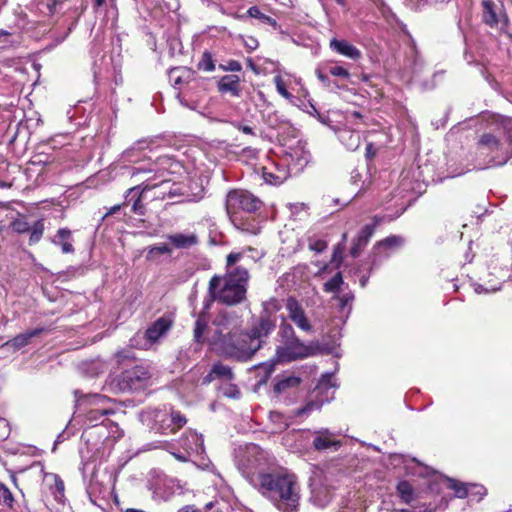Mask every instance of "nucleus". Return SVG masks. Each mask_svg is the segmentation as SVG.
<instances>
[{
  "label": "nucleus",
  "mask_w": 512,
  "mask_h": 512,
  "mask_svg": "<svg viewBox=\"0 0 512 512\" xmlns=\"http://www.w3.org/2000/svg\"><path fill=\"white\" fill-rule=\"evenodd\" d=\"M262 206V201L247 190H231L226 196L225 207L231 222L237 229L245 232H258L254 215Z\"/></svg>",
  "instance_id": "7ed1b4c3"
},
{
  "label": "nucleus",
  "mask_w": 512,
  "mask_h": 512,
  "mask_svg": "<svg viewBox=\"0 0 512 512\" xmlns=\"http://www.w3.org/2000/svg\"><path fill=\"white\" fill-rule=\"evenodd\" d=\"M336 298L339 301V304H338L339 309L341 311L348 309V313H350L351 308H352V303L354 301V294L351 291H349V292L342 294L341 296H337Z\"/></svg>",
  "instance_id": "a18cd8bd"
},
{
  "label": "nucleus",
  "mask_w": 512,
  "mask_h": 512,
  "mask_svg": "<svg viewBox=\"0 0 512 512\" xmlns=\"http://www.w3.org/2000/svg\"><path fill=\"white\" fill-rule=\"evenodd\" d=\"M222 393L225 397L238 399L240 398L241 392L238 387L234 384L226 385L222 388Z\"/></svg>",
  "instance_id": "3c124183"
},
{
  "label": "nucleus",
  "mask_w": 512,
  "mask_h": 512,
  "mask_svg": "<svg viewBox=\"0 0 512 512\" xmlns=\"http://www.w3.org/2000/svg\"><path fill=\"white\" fill-rule=\"evenodd\" d=\"M339 141L350 151H355L361 143V135L359 131L342 127L336 130Z\"/></svg>",
  "instance_id": "6ab92c4d"
},
{
  "label": "nucleus",
  "mask_w": 512,
  "mask_h": 512,
  "mask_svg": "<svg viewBox=\"0 0 512 512\" xmlns=\"http://www.w3.org/2000/svg\"><path fill=\"white\" fill-rule=\"evenodd\" d=\"M11 228L18 234H24L30 231V224L25 216H19L11 222Z\"/></svg>",
  "instance_id": "37998d69"
},
{
  "label": "nucleus",
  "mask_w": 512,
  "mask_h": 512,
  "mask_svg": "<svg viewBox=\"0 0 512 512\" xmlns=\"http://www.w3.org/2000/svg\"><path fill=\"white\" fill-rule=\"evenodd\" d=\"M211 344L218 355L238 362L251 360L259 351V342L252 340L248 332L238 330L227 333L216 331Z\"/></svg>",
  "instance_id": "20e7f679"
},
{
  "label": "nucleus",
  "mask_w": 512,
  "mask_h": 512,
  "mask_svg": "<svg viewBox=\"0 0 512 512\" xmlns=\"http://www.w3.org/2000/svg\"><path fill=\"white\" fill-rule=\"evenodd\" d=\"M168 241L177 249H188L198 244L195 233H174L167 235Z\"/></svg>",
  "instance_id": "412c9836"
},
{
  "label": "nucleus",
  "mask_w": 512,
  "mask_h": 512,
  "mask_svg": "<svg viewBox=\"0 0 512 512\" xmlns=\"http://www.w3.org/2000/svg\"><path fill=\"white\" fill-rule=\"evenodd\" d=\"M404 243L401 236L392 235L379 242H377L369 256L370 268L369 274L377 269L386 259L390 257V251L394 248L400 247Z\"/></svg>",
  "instance_id": "9d476101"
},
{
  "label": "nucleus",
  "mask_w": 512,
  "mask_h": 512,
  "mask_svg": "<svg viewBox=\"0 0 512 512\" xmlns=\"http://www.w3.org/2000/svg\"><path fill=\"white\" fill-rule=\"evenodd\" d=\"M469 497L479 502L485 495L486 489L482 485L470 484L469 485Z\"/></svg>",
  "instance_id": "8fccbe9b"
},
{
  "label": "nucleus",
  "mask_w": 512,
  "mask_h": 512,
  "mask_svg": "<svg viewBox=\"0 0 512 512\" xmlns=\"http://www.w3.org/2000/svg\"><path fill=\"white\" fill-rule=\"evenodd\" d=\"M219 68L223 71L239 72L241 71L242 66L237 60H229L225 65L220 64Z\"/></svg>",
  "instance_id": "864d4df0"
},
{
  "label": "nucleus",
  "mask_w": 512,
  "mask_h": 512,
  "mask_svg": "<svg viewBox=\"0 0 512 512\" xmlns=\"http://www.w3.org/2000/svg\"><path fill=\"white\" fill-rule=\"evenodd\" d=\"M146 141L140 140L127 148L121 155L124 162L139 163L142 160L141 152L145 149Z\"/></svg>",
  "instance_id": "bb28decb"
},
{
  "label": "nucleus",
  "mask_w": 512,
  "mask_h": 512,
  "mask_svg": "<svg viewBox=\"0 0 512 512\" xmlns=\"http://www.w3.org/2000/svg\"><path fill=\"white\" fill-rule=\"evenodd\" d=\"M442 74H443L442 72H435L433 74L432 80L430 82L424 81L422 83L423 89H425V90L433 89L436 86V82H435L436 78L442 77Z\"/></svg>",
  "instance_id": "680f3d73"
},
{
  "label": "nucleus",
  "mask_w": 512,
  "mask_h": 512,
  "mask_svg": "<svg viewBox=\"0 0 512 512\" xmlns=\"http://www.w3.org/2000/svg\"><path fill=\"white\" fill-rule=\"evenodd\" d=\"M261 170L264 181L271 185H280L290 176L286 163L271 161L268 165L263 166Z\"/></svg>",
  "instance_id": "9b49d317"
},
{
  "label": "nucleus",
  "mask_w": 512,
  "mask_h": 512,
  "mask_svg": "<svg viewBox=\"0 0 512 512\" xmlns=\"http://www.w3.org/2000/svg\"><path fill=\"white\" fill-rule=\"evenodd\" d=\"M151 377L149 368L138 364L110 378L105 387L114 394L134 393L147 389L151 384Z\"/></svg>",
  "instance_id": "0eeeda50"
},
{
  "label": "nucleus",
  "mask_w": 512,
  "mask_h": 512,
  "mask_svg": "<svg viewBox=\"0 0 512 512\" xmlns=\"http://www.w3.org/2000/svg\"><path fill=\"white\" fill-rule=\"evenodd\" d=\"M216 282H217V278L210 279L209 284H208L207 295L203 300L202 311L199 313V315L208 316V312L211 309L213 302L214 301L219 302L218 293L216 292Z\"/></svg>",
  "instance_id": "cd10ccee"
},
{
  "label": "nucleus",
  "mask_w": 512,
  "mask_h": 512,
  "mask_svg": "<svg viewBox=\"0 0 512 512\" xmlns=\"http://www.w3.org/2000/svg\"><path fill=\"white\" fill-rule=\"evenodd\" d=\"M330 388H336L334 376H333V374H330V373L323 374L319 380L317 389L318 390H327Z\"/></svg>",
  "instance_id": "49530a36"
},
{
  "label": "nucleus",
  "mask_w": 512,
  "mask_h": 512,
  "mask_svg": "<svg viewBox=\"0 0 512 512\" xmlns=\"http://www.w3.org/2000/svg\"><path fill=\"white\" fill-rule=\"evenodd\" d=\"M411 57H412V64H411L410 68H411L412 77L418 81V80H420L419 78L424 69V61L416 49H412Z\"/></svg>",
  "instance_id": "f704fd0d"
},
{
  "label": "nucleus",
  "mask_w": 512,
  "mask_h": 512,
  "mask_svg": "<svg viewBox=\"0 0 512 512\" xmlns=\"http://www.w3.org/2000/svg\"><path fill=\"white\" fill-rule=\"evenodd\" d=\"M171 253H172V249L167 244L160 243V244L149 247L148 253H147V259L152 260L159 255H164V254L170 255Z\"/></svg>",
  "instance_id": "a19ab883"
},
{
  "label": "nucleus",
  "mask_w": 512,
  "mask_h": 512,
  "mask_svg": "<svg viewBox=\"0 0 512 512\" xmlns=\"http://www.w3.org/2000/svg\"><path fill=\"white\" fill-rule=\"evenodd\" d=\"M55 488H56V491L57 493L60 495V497H63L64 496V482L62 481V479L58 476V475H55Z\"/></svg>",
  "instance_id": "e2e57ef3"
},
{
  "label": "nucleus",
  "mask_w": 512,
  "mask_h": 512,
  "mask_svg": "<svg viewBox=\"0 0 512 512\" xmlns=\"http://www.w3.org/2000/svg\"><path fill=\"white\" fill-rule=\"evenodd\" d=\"M134 354L129 350H121L115 354V359L118 364H122L126 360L134 359Z\"/></svg>",
  "instance_id": "5fc2aeb1"
},
{
  "label": "nucleus",
  "mask_w": 512,
  "mask_h": 512,
  "mask_svg": "<svg viewBox=\"0 0 512 512\" xmlns=\"http://www.w3.org/2000/svg\"><path fill=\"white\" fill-rule=\"evenodd\" d=\"M500 288L499 287H491V288H488V287H484L482 284H476L475 285V292L480 294V293H487V292H494V291H497L499 290Z\"/></svg>",
  "instance_id": "0e129e2a"
},
{
  "label": "nucleus",
  "mask_w": 512,
  "mask_h": 512,
  "mask_svg": "<svg viewBox=\"0 0 512 512\" xmlns=\"http://www.w3.org/2000/svg\"><path fill=\"white\" fill-rule=\"evenodd\" d=\"M397 493L401 500L406 504H410L414 499V489L408 481H400L397 484Z\"/></svg>",
  "instance_id": "7c9ffc66"
},
{
  "label": "nucleus",
  "mask_w": 512,
  "mask_h": 512,
  "mask_svg": "<svg viewBox=\"0 0 512 512\" xmlns=\"http://www.w3.org/2000/svg\"><path fill=\"white\" fill-rule=\"evenodd\" d=\"M43 331V328H35L32 330H28L8 340L2 345V347H12L14 350H19L28 345L32 338L40 335Z\"/></svg>",
  "instance_id": "4be33fe9"
},
{
  "label": "nucleus",
  "mask_w": 512,
  "mask_h": 512,
  "mask_svg": "<svg viewBox=\"0 0 512 512\" xmlns=\"http://www.w3.org/2000/svg\"><path fill=\"white\" fill-rule=\"evenodd\" d=\"M377 225L378 221L375 220L374 223L366 224L364 227H362L350 250V253L353 257L359 256L362 249L368 244L370 238L374 234Z\"/></svg>",
  "instance_id": "f3484780"
},
{
  "label": "nucleus",
  "mask_w": 512,
  "mask_h": 512,
  "mask_svg": "<svg viewBox=\"0 0 512 512\" xmlns=\"http://www.w3.org/2000/svg\"><path fill=\"white\" fill-rule=\"evenodd\" d=\"M130 174L131 178L137 177L139 174H153V176L146 178L142 183L129 188L124 196L123 205H131V212L133 214L143 216L146 212L142 202L143 194L167 180L164 178V171L158 168L156 162H149L145 166L133 167L130 170Z\"/></svg>",
  "instance_id": "39448f33"
},
{
  "label": "nucleus",
  "mask_w": 512,
  "mask_h": 512,
  "mask_svg": "<svg viewBox=\"0 0 512 512\" xmlns=\"http://www.w3.org/2000/svg\"><path fill=\"white\" fill-rule=\"evenodd\" d=\"M218 89L222 93H229L233 97H239L241 94L240 79L237 75H225L218 82Z\"/></svg>",
  "instance_id": "b1692460"
},
{
  "label": "nucleus",
  "mask_w": 512,
  "mask_h": 512,
  "mask_svg": "<svg viewBox=\"0 0 512 512\" xmlns=\"http://www.w3.org/2000/svg\"><path fill=\"white\" fill-rule=\"evenodd\" d=\"M233 126L244 134L252 135V136L255 135L253 128L250 127L249 125L242 123V122H234Z\"/></svg>",
  "instance_id": "13d9d810"
},
{
  "label": "nucleus",
  "mask_w": 512,
  "mask_h": 512,
  "mask_svg": "<svg viewBox=\"0 0 512 512\" xmlns=\"http://www.w3.org/2000/svg\"><path fill=\"white\" fill-rule=\"evenodd\" d=\"M216 379L231 381L234 379V373L231 367L222 364L221 362L215 363L209 373L203 378L204 384H209Z\"/></svg>",
  "instance_id": "aec40b11"
},
{
  "label": "nucleus",
  "mask_w": 512,
  "mask_h": 512,
  "mask_svg": "<svg viewBox=\"0 0 512 512\" xmlns=\"http://www.w3.org/2000/svg\"><path fill=\"white\" fill-rule=\"evenodd\" d=\"M109 413L110 412L107 409H99V408L91 409L90 412H89V419L97 420L98 416H104V415H107Z\"/></svg>",
  "instance_id": "052dcab7"
},
{
  "label": "nucleus",
  "mask_w": 512,
  "mask_h": 512,
  "mask_svg": "<svg viewBox=\"0 0 512 512\" xmlns=\"http://www.w3.org/2000/svg\"><path fill=\"white\" fill-rule=\"evenodd\" d=\"M208 328V316L198 315L194 327V340L197 343L204 341V334Z\"/></svg>",
  "instance_id": "473e14b6"
},
{
  "label": "nucleus",
  "mask_w": 512,
  "mask_h": 512,
  "mask_svg": "<svg viewBox=\"0 0 512 512\" xmlns=\"http://www.w3.org/2000/svg\"><path fill=\"white\" fill-rule=\"evenodd\" d=\"M199 70L205 72H212L215 70V63L212 54L209 51H204L200 61L197 64Z\"/></svg>",
  "instance_id": "ea45409f"
},
{
  "label": "nucleus",
  "mask_w": 512,
  "mask_h": 512,
  "mask_svg": "<svg viewBox=\"0 0 512 512\" xmlns=\"http://www.w3.org/2000/svg\"><path fill=\"white\" fill-rule=\"evenodd\" d=\"M276 323L268 314L262 315L259 321L247 331L252 340L259 342V350L262 348L265 338L275 329Z\"/></svg>",
  "instance_id": "4468645a"
},
{
  "label": "nucleus",
  "mask_w": 512,
  "mask_h": 512,
  "mask_svg": "<svg viewBox=\"0 0 512 512\" xmlns=\"http://www.w3.org/2000/svg\"><path fill=\"white\" fill-rule=\"evenodd\" d=\"M156 419L160 423V430L163 434L175 433L187 423L186 417L175 410H171L170 413H159L156 415Z\"/></svg>",
  "instance_id": "ddd939ff"
},
{
  "label": "nucleus",
  "mask_w": 512,
  "mask_h": 512,
  "mask_svg": "<svg viewBox=\"0 0 512 512\" xmlns=\"http://www.w3.org/2000/svg\"><path fill=\"white\" fill-rule=\"evenodd\" d=\"M308 247L311 251L322 253L327 248V242L323 239L310 237L308 239Z\"/></svg>",
  "instance_id": "09e8293b"
},
{
  "label": "nucleus",
  "mask_w": 512,
  "mask_h": 512,
  "mask_svg": "<svg viewBox=\"0 0 512 512\" xmlns=\"http://www.w3.org/2000/svg\"><path fill=\"white\" fill-rule=\"evenodd\" d=\"M377 153V148L374 146L373 143H368L366 146V157L368 159L373 158Z\"/></svg>",
  "instance_id": "338daca9"
},
{
  "label": "nucleus",
  "mask_w": 512,
  "mask_h": 512,
  "mask_svg": "<svg viewBox=\"0 0 512 512\" xmlns=\"http://www.w3.org/2000/svg\"><path fill=\"white\" fill-rule=\"evenodd\" d=\"M171 454L180 462H187V461H189V456L191 455V454H188L186 451L183 452V453L171 452Z\"/></svg>",
  "instance_id": "774afa93"
},
{
  "label": "nucleus",
  "mask_w": 512,
  "mask_h": 512,
  "mask_svg": "<svg viewBox=\"0 0 512 512\" xmlns=\"http://www.w3.org/2000/svg\"><path fill=\"white\" fill-rule=\"evenodd\" d=\"M301 379L295 375H283L276 379L274 392L276 394L289 393L298 388Z\"/></svg>",
  "instance_id": "393cba45"
},
{
  "label": "nucleus",
  "mask_w": 512,
  "mask_h": 512,
  "mask_svg": "<svg viewBox=\"0 0 512 512\" xmlns=\"http://www.w3.org/2000/svg\"><path fill=\"white\" fill-rule=\"evenodd\" d=\"M10 435V427L4 418H0V441L6 440Z\"/></svg>",
  "instance_id": "6e6d98bb"
},
{
  "label": "nucleus",
  "mask_w": 512,
  "mask_h": 512,
  "mask_svg": "<svg viewBox=\"0 0 512 512\" xmlns=\"http://www.w3.org/2000/svg\"><path fill=\"white\" fill-rule=\"evenodd\" d=\"M286 309L289 319L302 331L311 332L313 327L300 303L293 297L287 299Z\"/></svg>",
  "instance_id": "f8f14e48"
},
{
  "label": "nucleus",
  "mask_w": 512,
  "mask_h": 512,
  "mask_svg": "<svg viewBox=\"0 0 512 512\" xmlns=\"http://www.w3.org/2000/svg\"><path fill=\"white\" fill-rule=\"evenodd\" d=\"M313 435L312 446L317 451L337 450L341 445V442L336 439V435L327 428L316 430L313 432Z\"/></svg>",
  "instance_id": "2eb2a0df"
},
{
  "label": "nucleus",
  "mask_w": 512,
  "mask_h": 512,
  "mask_svg": "<svg viewBox=\"0 0 512 512\" xmlns=\"http://www.w3.org/2000/svg\"><path fill=\"white\" fill-rule=\"evenodd\" d=\"M342 284V273L337 272L331 279L324 283L323 290L327 293H336L339 291Z\"/></svg>",
  "instance_id": "4c0bfd02"
},
{
  "label": "nucleus",
  "mask_w": 512,
  "mask_h": 512,
  "mask_svg": "<svg viewBox=\"0 0 512 512\" xmlns=\"http://www.w3.org/2000/svg\"><path fill=\"white\" fill-rule=\"evenodd\" d=\"M483 20L490 26H495L498 23L497 14L495 11V4L492 0H483Z\"/></svg>",
  "instance_id": "c756f323"
},
{
  "label": "nucleus",
  "mask_w": 512,
  "mask_h": 512,
  "mask_svg": "<svg viewBox=\"0 0 512 512\" xmlns=\"http://www.w3.org/2000/svg\"><path fill=\"white\" fill-rule=\"evenodd\" d=\"M244 43L249 50H255L258 47L257 39L252 36L248 37Z\"/></svg>",
  "instance_id": "69168bd1"
},
{
  "label": "nucleus",
  "mask_w": 512,
  "mask_h": 512,
  "mask_svg": "<svg viewBox=\"0 0 512 512\" xmlns=\"http://www.w3.org/2000/svg\"><path fill=\"white\" fill-rule=\"evenodd\" d=\"M311 501L318 507H325L333 497L332 491L326 486H320L315 483L310 484Z\"/></svg>",
  "instance_id": "5701e85b"
},
{
  "label": "nucleus",
  "mask_w": 512,
  "mask_h": 512,
  "mask_svg": "<svg viewBox=\"0 0 512 512\" xmlns=\"http://www.w3.org/2000/svg\"><path fill=\"white\" fill-rule=\"evenodd\" d=\"M242 258L241 253H230L226 259V267L228 269L235 268V264Z\"/></svg>",
  "instance_id": "4d7b16f0"
},
{
  "label": "nucleus",
  "mask_w": 512,
  "mask_h": 512,
  "mask_svg": "<svg viewBox=\"0 0 512 512\" xmlns=\"http://www.w3.org/2000/svg\"><path fill=\"white\" fill-rule=\"evenodd\" d=\"M30 238L29 243L36 244L40 241L44 232V222L42 219L36 221L32 226H30Z\"/></svg>",
  "instance_id": "58836bf2"
},
{
  "label": "nucleus",
  "mask_w": 512,
  "mask_h": 512,
  "mask_svg": "<svg viewBox=\"0 0 512 512\" xmlns=\"http://www.w3.org/2000/svg\"><path fill=\"white\" fill-rule=\"evenodd\" d=\"M189 74V70L182 67L172 68L169 72L170 81L173 82V85L176 87L182 83L183 77Z\"/></svg>",
  "instance_id": "c03bdc74"
},
{
  "label": "nucleus",
  "mask_w": 512,
  "mask_h": 512,
  "mask_svg": "<svg viewBox=\"0 0 512 512\" xmlns=\"http://www.w3.org/2000/svg\"><path fill=\"white\" fill-rule=\"evenodd\" d=\"M0 501H2L8 507L13 506L14 498L10 489L3 483L0 482Z\"/></svg>",
  "instance_id": "de8ad7c7"
},
{
  "label": "nucleus",
  "mask_w": 512,
  "mask_h": 512,
  "mask_svg": "<svg viewBox=\"0 0 512 512\" xmlns=\"http://www.w3.org/2000/svg\"><path fill=\"white\" fill-rule=\"evenodd\" d=\"M247 14L252 17V18H257L259 20H261L263 23L265 24H269L271 25L273 28L277 29L278 28V23L277 21L268 16V15H265L261 12V10L257 7V6H252L250 7L248 10H247Z\"/></svg>",
  "instance_id": "c9c22d12"
},
{
  "label": "nucleus",
  "mask_w": 512,
  "mask_h": 512,
  "mask_svg": "<svg viewBox=\"0 0 512 512\" xmlns=\"http://www.w3.org/2000/svg\"><path fill=\"white\" fill-rule=\"evenodd\" d=\"M72 232L68 228H60L57 231L52 243L61 247L62 253L69 254L74 252V247L71 243Z\"/></svg>",
  "instance_id": "a878e982"
},
{
  "label": "nucleus",
  "mask_w": 512,
  "mask_h": 512,
  "mask_svg": "<svg viewBox=\"0 0 512 512\" xmlns=\"http://www.w3.org/2000/svg\"><path fill=\"white\" fill-rule=\"evenodd\" d=\"M277 92L286 99H290L292 95L287 91L285 82L280 76L274 78Z\"/></svg>",
  "instance_id": "603ef678"
},
{
  "label": "nucleus",
  "mask_w": 512,
  "mask_h": 512,
  "mask_svg": "<svg viewBox=\"0 0 512 512\" xmlns=\"http://www.w3.org/2000/svg\"><path fill=\"white\" fill-rule=\"evenodd\" d=\"M449 488L454 490L458 498L469 497V486L453 479H448Z\"/></svg>",
  "instance_id": "79ce46f5"
},
{
  "label": "nucleus",
  "mask_w": 512,
  "mask_h": 512,
  "mask_svg": "<svg viewBox=\"0 0 512 512\" xmlns=\"http://www.w3.org/2000/svg\"><path fill=\"white\" fill-rule=\"evenodd\" d=\"M249 272L243 266L226 270L223 276L213 275L217 278L216 292L219 302L228 306H234L246 299L249 281Z\"/></svg>",
  "instance_id": "423d86ee"
},
{
  "label": "nucleus",
  "mask_w": 512,
  "mask_h": 512,
  "mask_svg": "<svg viewBox=\"0 0 512 512\" xmlns=\"http://www.w3.org/2000/svg\"><path fill=\"white\" fill-rule=\"evenodd\" d=\"M263 451L257 445L247 448L245 459L239 463L242 474L281 512H298L300 486L294 474L260 473Z\"/></svg>",
  "instance_id": "f257e3e1"
},
{
  "label": "nucleus",
  "mask_w": 512,
  "mask_h": 512,
  "mask_svg": "<svg viewBox=\"0 0 512 512\" xmlns=\"http://www.w3.org/2000/svg\"><path fill=\"white\" fill-rule=\"evenodd\" d=\"M172 326V321L166 317H160L153 322L143 333H136L130 339V346L137 349H149L162 336H164Z\"/></svg>",
  "instance_id": "1a4fd4ad"
},
{
  "label": "nucleus",
  "mask_w": 512,
  "mask_h": 512,
  "mask_svg": "<svg viewBox=\"0 0 512 512\" xmlns=\"http://www.w3.org/2000/svg\"><path fill=\"white\" fill-rule=\"evenodd\" d=\"M492 125L494 131L506 135V140L501 142L493 133H484L477 142V151L485 156L487 166H503L512 157V117L494 115Z\"/></svg>",
  "instance_id": "f03ea898"
},
{
  "label": "nucleus",
  "mask_w": 512,
  "mask_h": 512,
  "mask_svg": "<svg viewBox=\"0 0 512 512\" xmlns=\"http://www.w3.org/2000/svg\"><path fill=\"white\" fill-rule=\"evenodd\" d=\"M254 368L257 372V376L260 378L258 381V384L262 385L267 382L268 378L274 371L275 365L273 362H268V363H261V364L255 366Z\"/></svg>",
  "instance_id": "72a5a7b5"
},
{
  "label": "nucleus",
  "mask_w": 512,
  "mask_h": 512,
  "mask_svg": "<svg viewBox=\"0 0 512 512\" xmlns=\"http://www.w3.org/2000/svg\"><path fill=\"white\" fill-rule=\"evenodd\" d=\"M324 66L316 69L315 74L317 78L326 86L330 84L328 75L324 72Z\"/></svg>",
  "instance_id": "bf43d9fd"
},
{
  "label": "nucleus",
  "mask_w": 512,
  "mask_h": 512,
  "mask_svg": "<svg viewBox=\"0 0 512 512\" xmlns=\"http://www.w3.org/2000/svg\"><path fill=\"white\" fill-rule=\"evenodd\" d=\"M324 69L326 73L344 80H348L351 76L348 69L340 65L325 64Z\"/></svg>",
  "instance_id": "e433bc0d"
},
{
  "label": "nucleus",
  "mask_w": 512,
  "mask_h": 512,
  "mask_svg": "<svg viewBox=\"0 0 512 512\" xmlns=\"http://www.w3.org/2000/svg\"><path fill=\"white\" fill-rule=\"evenodd\" d=\"M174 494V491L172 489V486L170 485V482H163L156 484L154 490H153V498L155 500H163L167 501L170 499V497Z\"/></svg>",
  "instance_id": "2f4dec72"
},
{
  "label": "nucleus",
  "mask_w": 512,
  "mask_h": 512,
  "mask_svg": "<svg viewBox=\"0 0 512 512\" xmlns=\"http://www.w3.org/2000/svg\"><path fill=\"white\" fill-rule=\"evenodd\" d=\"M179 445L188 454H202L204 452V440L202 435L192 430L183 433L179 439Z\"/></svg>",
  "instance_id": "dca6fc26"
},
{
  "label": "nucleus",
  "mask_w": 512,
  "mask_h": 512,
  "mask_svg": "<svg viewBox=\"0 0 512 512\" xmlns=\"http://www.w3.org/2000/svg\"><path fill=\"white\" fill-rule=\"evenodd\" d=\"M75 402L77 406H83L88 403H100L106 400V397L97 393L85 394L80 390L74 391Z\"/></svg>",
  "instance_id": "c85d7f7f"
},
{
  "label": "nucleus",
  "mask_w": 512,
  "mask_h": 512,
  "mask_svg": "<svg viewBox=\"0 0 512 512\" xmlns=\"http://www.w3.org/2000/svg\"><path fill=\"white\" fill-rule=\"evenodd\" d=\"M278 335L281 345L277 347L276 353L280 360L292 361L310 355V349L295 335L290 324L283 322L279 327Z\"/></svg>",
  "instance_id": "6e6552de"
},
{
  "label": "nucleus",
  "mask_w": 512,
  "mask_h": 512,
  "mask_svg": "<svg viewBox=\"0 0 512 512\" xmlns=\"http://www.w3.org/2000/svg\"><path fill=\"white\" fill-rule=\"evenodd\" d=\"M329 47L332 51L352 60H358L362 55L361 51L356 46L350 44L346 40L332 38L330 40Z\"/></svg>",
  "instance_id": "a211bd4d"
}]
</instances>
